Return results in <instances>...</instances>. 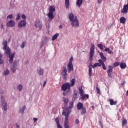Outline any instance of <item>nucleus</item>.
<instances>
[{
	"label": "nucleus",
	"mask_w": 128,
	"mask_h": 128,
	"mask_svg": "<svg viewBox=\"0 0 128 128\" xmlns=\"http://www.w3.org/2000/svg\"><path fill=\"white\" fill-rule=\"evenodd\" d=\"M17 128H18V126L16 125Z\"/></svg>",
	"instance_id": "obj_63"
},
{
	"label": "nucleus",
	"mask_w": 128,
	"mask_h": 128,
	"mask_svg": "<svg viewBox=\"0 0 128 128\" xmlns=\"http://www.w3.org/2000/svg\"><path fill=\"white\" fill-rule=\"evenodd\" d=\"M104 51L105 52H108V54H114V52L110 50V48H108L106 47L105 46H104Z\"/></svg>",
	"instance_id": "obj_23"
},
{
	"label": "nucleus",
	"mask_w": 128,
	"mask_h": 128,
	"mask_svg": "<svg viewBox=\"0 0 128 128\" xmlns=\"http://www.w3.org/2000/svg\"><path fill=\"white\" fill-rule=\"evenodd\" d=\"M1 100V108L3 110H4V112H6L8 110V104H6V99L4 98V96H1L0 97Z\"/></svg>",
	"instance_id": "obj_4"
},
{
	"label": "nucleus",
	"mask_w": 128,
	"mask_h": 128,
	"mask_svg": "<svg viewBox=\"0 0 128 128\" xmlns=\"http://www.w3.org/2000/svg\"><path fill=\"white\" fill-rule=\"evenodd\" d=\"M6 26L7 28H14L16 26V22L12 20H10L6 23Z\"/></svg>",
	"instance_id": "obj_9"
},
{
	"label": "nucleus",
	"mask_w": 128,
	"mask_h": 128,
	"mask_svg": "<svg viewBox=\"0 0 128 128\" xmlns=\"http://www.w3.org/2000/svg\"><path fill=\"white\" fill-rule=\"evenodd\" d=\"M109 102H110V106H114L118 104V102L116 101H114L112 99H110L109 100Z\"/></svg>",
	"instance_id": "obj_25"
},
{
	"label": "nucleus",
	"mask_w": 128,
	"mask_h": 128,
	"mask_svg": "<svg viewBox=\"0 0 128 128\" xmlns=\"http://www.w3.org/2000/svg\"><path fill=\"white\" fill-rule=\"evenodd\" d=\"M108 70L107 71V72H112V66H108Z\"/></svg>",
	"instance_id": "obj_37"
},
{
	"label": "nucleus",
	"mask_w": 128,
	"mask_h": 128,
	"mask_svg": "<svg viewBox=\"0 0 128 128\" xmlns=\"http://www.w3.org/2000/svg\"><path fill=\"white\" fill-rule=\"evenodd\" d=\"M48 37H45L44 40L42 41V44H46L48 42Z\"/></svg>",
	"instance_id": "obj_39"
},
{
	"label": "nucleus",
	"mask_w": 128,
	"mask_h": 128,
	"mask_svg": "<svg viewBox=\"0 0 128 128\" xmlns=\"http://www.w3.org/2000/svg\"><path fill=\"white\" fill-rule=\"evenodd\" d=\"M82 2H84V0H77L76 4L78 8H80V6L82 4Z\"/></svg>",
	"instance_id": "obj_22"
},
{
	"label": "nucleus",
	"mask_w": 128,
	"mask_h": 128,
	"mask_svg": "<svg viewBox=\"0 0 128 128\" xmlns=\"http://www.w3.org/2000/svg\"><path fill=\"white\" fill-rule=\"evenodd\" d=\"M68 18L71 22V26L73 28L76 26V28H78L80 26V23L78 22V16L74 15V13L70 12L68 15Z\"/></svg>",
	"instance_id": "obj_2"
},
{
	"label": "nucleus",
	"mask_w": 128,
	"mask_h": 128,
	"mask_svg": "<svg viewBox=\"0 0 128 128\" xmlns=\"http://www.w3.org/2000/svg\"><path fill=\"white\" fill-rule=\"evenodd\" d=\"M40 48H42V45H41Z\"/></svg>",
	"instance_id": "obj_62"
},
{
	"label": "nucleus",
	"mask_w": 128,
	"mask_h": 128,
	"mask_svg": "<svg viewBox=\"0 0 128 128\" xmlns=\"http://www.w3.org/2000/svg\"><path fill=\"white\" fill-rule=\"evenodd\" d=\"M47 16L48 18V22H52V20H54V12H49L47 14Z\"/></svg>",
	"instance_id": "obj_11"
},
{
	"label": "nucleus",
	"mask_w": 128,
	"mask_h": 128,
	"mask_svg": "<svg viewBox=\"0 0 128 128\" xmlns=\"http://www.w3.org/2000/svg\"><path fill=\"white\" fill-rule=\"evenodd\" d=\"M63 76H62V78L64 80H66V76H68V74H62Z\"/></svg>",
	"instance_id": "obj_49"
},
{
	"label": "nucleus",
	"mask_w": 128,
	"mask_h": 128,
	"mask_svg": "<svg viewBox=\"0 0 128 128\" xmlns=\"http://www.w3.org/2000/svg\"><path fill=\"white\" fill-rule=\"evenodd\" d=\"M12 14H10L7 16V20H12Z\"/></svg>",
	"instance_id": "obj_44"
},
{
	"label": "nucleus",
	"mask_w": 128,
	"mask_h": 128,
	"mask_svg": "<svg viewBox=\"0 0 128 128\" xmlns=\"http://www.w3.org/2000/svg\"><path fill=\"white\" fill-rule=\"evenodd\" d=\"M128 11V4L124 6L123 8L121 10L122 14H126Z\"/></svg>",
	"instance_id": "obj_13"
},
{
	"label": "nucleus",
	"mask_w": 128,
	"mask_h": 128,
	"mask_svg": "<svg viewBox=\"0 0 128 128\" xmlns=\"http://www.w3.org/2000/svg\"><path fill=\"white\" fill-rule=\"evenodd\" d=\"M74 108V101H72L70 104L69 106L66 109L64 110L63 112H64V110H69V112H70V110L72 108Z\"/></svg>",
	"instance_id": "obj_14"
},
{
	"label": "nucleus",
	"mask_w": 128,
	"mask_h": 128,
	"mask_svg": "<svg viewBox=\"0 0 128 128\" xmlns=\"http://www.w3.org/2000/svg\"><path fill=\"white\" fill-rule=\"evenodd\" d=\"M78 90L80 92V94L81 96L80 100H84V98H88L90 96L88 94H84V90H82V87L80 86L78 88Z\"/></svg>",
	"instance_id": "obj_5"
},
{
	"label": "nucleus",
	"mask_w": 128,
	"mask_h": 128,
	"mask_svg": "<svg viewBox=\"0 0 128 128\" xmlns=\"http://www.w3.org/2000/svg\"><path fill=\"white\" fill-rule=\"evenodd\" d=\"M36 72L39 76H44V70L40 67L37 68Z\"/></svg>",
	"instance_id": "obj_10"
},
{
	"label": "nucleus",
	"mask_w": 128,
	"mask_h": 128,
	"mask_svg": "<svg viewBox=\"0 0 128 128\" xmlns=\"http://www.w3.org/2000/svg\"><path fill=\"white\" fill-rule=\"evenodd\" d=\"M126 19L124 17H120V24H126Z\"/></svg>",
	"instance_id": "obj_21"
},
{
	"label": "nucleus",
	"mask_w": 128,
	"mask_h": 128,
	"mask_svg": "<svg viewBox=\"0 0 128 128\" xmlns=\"http://www.w3.org/2000/svg\"><path fill=\"white\" fill-rule=\"evenodd\" d=\"M68 72V70L66 69V67L64 66L63 68V70L62 71V74H67L66 72Z\"/></svg>",
	"instance_id": "obj_34"
},
{
	"label": "nucleus",
	"mask_w": 128,
	"mask_h": 128,
	"mask_svg": "<svg viewBox=\"0 0 128 128\" xmlns=\"http://www.w3.org/2000/svg\"><path fill=\"white\" fill-rule=\"evenodd\" d=\"M70 114V112L68 110H64L62 114L65 116V120L64 121V128H70V126H68V115Z\"/></svg>",
	"instance_id": "obj_3"
},
{
	"label": "nucleus",
	"mask_w": 128,
	"mask_h": 128,
	"mask_svg": "<svg viewBox=\"0 0 128 128\" xmlns=\"http://www.w3.org/2000/svg\"><path fill=\"white\" fill-rule=\"evenodd\" d=\"M26 110V106H23L22 108H20L19 110L20 114H24Z\"/></svg>",
	"instance_id": "obj_30"
},
{
	"label": "nucleus",
	"mask_w": 128,
	"mask_h": 128,
	"mask_svg": "<svg viewBox=\"0 0 128 128\" xmlns=\"http://www.w3.org/2000/svg\"><path fill=\"white\" fill-rule=\"evenodd\" d=\"M126 96H128V90L126 92Z\"/></svg>",
	"instance_id": "obj_60"
},
{
	"label": "nucleus",
	"mask_w": 128,
	"mask_h": 128,
	"mask_svg": "<svg viewBox=\"0 0 128 128\" xmlns=\"http://www.w3.org/2000/svg\"><path fill=\"white\" fill-rule=\"evenodd\" d=\"M33 120H34V122H36V120H38V118H33Z\"/></svg>",
	"instance_id": "obj_56"
},
{
	"label": "nucleus",
	"mask_w": 128,
	"mask_h": 128,
	"mask_svg": "<svg viewBox=\"0 0 128 128\" xmlns=\"http://www.w3.org/2000/svg\"><path fill=\"white\" fill-rule=\"evenodd\" d=\"M1 28H4V25L2 24H1Z\"/></svg>",
	"instance_id": "obj_61"
},
{
	"label": "nucleus",
	"mask_w": 128,
	"mask_h": 128,
	"mask_svg": "<svg viewBox=\"0 0 128 128\" xmlns=\"http://www.w3.org/2000/svg\"><path fill=\"white\" fill-rule=\"evenodd\" d=\"M35 26L36 28H39L40 30H42V22L40 20H36L35 23Z\"/></svg>",
	"instance_id": "obj_12"
},
{
	"label": "nucleus",
	"mask_w": 128,
	"mask_h": 128,
	"mask_svg": "<svg viewBox=\"0 0 128 128\" xmlns=\"http://www.w3.org/2000/svg\"><path fill=\"white\" fill-rule=\"evenodd\" d=\"M26 26V20H22L20 21L18 24V27L20 28H24Z\"/></svg>",
	"instance_id": "obj_8"
},
{
	"label": "nucleus",
	"mask_w": 128,
	"mask_h": 128,
	"mask_svg": "<svg viewBox=\"0 0 128 128\" xmlns=\"http://www.w3.org/2000/svg\"><path fill=\"white\" fill-rule=\"evenodd\" d=\"M94 44H92L90 48V62H92V58L94 54Z\"/></svg>",
	"instance_id": "obj_7"
},
{
	"label": "nucleus",
	"mask_w": 128,
	"mask_h": 128,
	"mask_svg": "<svg viewBox=\"0 0 128 128\" xmlns=\"http://www.w3.org/2000/svg\"><path fill=\"white\" fill-rule=\"evenodd\" d=\"M84 108V104H82V102H79L77 104V110H82Z\"/></svg>",
	"instance_id": "obj_18"
},
{
	"label": "nucleus",
	"mask_w": 128,
	"mask_h": 128,
	"mask_svg": "<svg viewBox=\"0 0 128 128\" xmlns=\"http://www.w3.org/2000/svg\"><path fill=\"white\" fill-rule=\"evenodd\" d=\"M61 90L63 92H66L67 90L68 92H70V84L69 82H66L63 84L62 86Z\"/></svg>",
	"instance_id": "obj_6"
},
{
	"label": "nucleus",
	"mask_w": 128,
	"mask_h": 128,
	"mask_svg": "<svg viewBox=\"0 0 128 128\" xmlns=\"http://www.w3.org/2000/svg\"><path fill=\"white\" fill-rule=\"evenodd\" d=\"M54 10H56V8H54V7H52V6H50V10H49V12H54Z\"/></svg>",
	"instance_id": "obj_36"
},
{
	"label": "nucleus",
	"mask_w": 128,
	"mask_h": 128,
	"mask_svg": "<svg viewBox=\"0 0 128 128\" xmlns=\"http://www.w3.org/2000/svg\"><path fill=\"white\" fill-rule=\"evenodd\" d=\"M102 0H98V4H102Z\"/></svg>",
	"instance_id": "obj_55"
},
{
	"label": "nucleus",
	"mask_w": 128,
	"mask_h": 128,
	"mask_svg": "<svg viewBox=\"0 0 128 128\" xmlns=\"http://www.w3.org/2000/svg\"><path fill=\"white\" fill-rule=\"evenodd\" d=\"M20 14H17V18H16V20H20Z\"/></svg>",
	"instance_id": "obj_47"
},
{
	"label": "nucleus",
	"mask_w": 128,
	"mask_h": 128,
	"mask_svg": "<svg viewBox=\"0 0 128 128\" xmlns=\"http://www.w3.org/2000/svg\"><path fill=\"white\" fill-rule=\"evenodd\" d=\"M65 6L68 10L70 8V0H65Z\"/></svg>",
	"instance_id": "obj_24"
},
{
	"label": "nucleus",
	"mask_w": 128,
	"mask_h": 128,
	"mask_svg": "<svg viewBox=\"0 0 128 128\" xmlns=\"http://www.w3.org/2000/svg\"><path fill=\"white\" fill-rule=\"evenodd\" d=\"M100 56L102 58L101 60H102L103 62L106 60V57H105L104 56V53H102V52H100Z\"/></svg>",
	"instance_id": "obj_20"
},
{
	"label": "nucleus",
	"mask_w": 128,
	"mask_h": 128,
	"mask_svg": "<svg viewBox=\"0 0 128 128\" xmlns=\"http://www.w3.org/2000/svg\"><path fill=\"white\" fill-rule=\"evenodd\" d=\"M3 62L2 60V54H0V64H2Z\"/></svg>",
	"instance_id": "obj_50"
},
{
	"label": "nucleus",
	"mask_w": 128,
	"mask_h": 128,
	"mask_svg": "<svg viewBox=\"0 0 128 128\" xmlns=\"http://www.w3.org/2000/svg\"><path fill=\"white\" fill-rule=\"evenodd\" d=\"M81 110H82V112H81V114H86V108H82Z\"/></svg>",
	"instance_id": "obj_35"
},
{
	"label": "nucleus",
	"mask_w": 128,
	"mask_h": 128,
	"mask_svg": "<svg viewBox=\"0 0 128 128\" xmlns=\"http://www.w3.org/2000/svg\"><path fill=\"white\" fill-rule=\"evenodd\" d=\"M108 73V78H112V73H110V72H107Z\"/></svg>",
	"instance_id": "obj_52"
},
{
	"label": "nucleus",
	"mask_w": 128,
	"mask_h": 128,
	"mask_svg": "<svg viewBox=\"0 0 128 128\" xmlns=\"http://www.w3.org/2000/svg\"><path fill=\"white\" fill-rule=\"evenodd\" d=\"M3 74L4 76H8V74H10V70L6 69L4 71Z\"/></svg>",
	"instance_id": "obj_32"
},
{
	"label": "nucleus",
	"mask_w": 128,
	"mask_h": 128,
	"mask_svg": "<svg viewBox=\"0 0 128 128\" xmlns=\"http://www.w3.org/2000/svg\"><path fill=\"white\" fill-rule=\"evenodd\" d=\"M12 72H16V62H14L12 66Z\"/></svg>",
	"instance_id": "obj_17"
},
{
	"label": "nucleus",
	"mask_w": 128,
	"mask_h": 128,
	"mask_svg": "<svg viewBox=\"0 0 128 128\" xmlns=\"http://www.w3.org/2000/svg\"><path fill=\"white\" fill-rule=\"evenodd\" d=\"M89 70H88V72H89V75H90V76H92V67L90 66H89Z\"/></svg>",
	"instance_id": "obj_40"
},
{
	"label": "nucleus",
	"mask_w": 128,
	"mask_h": 128,
	"mask_svg": "<svg viewBox=\"0 0 128 128\" xmlns=\"http://www.w3.org/2000/svg\"><path fill=\"white\" fill-rule=\"evenodd\" d=\"M60 28H62V25L59 26Z\"/></svg>",
	"instance_id": "obj_59"
},
{
	"label": "nucleus",
	"mask_w": 128,
	"mask_h": 128,
	"mask_svg": "<svg viewBox=\"0 0 128 128\" xmlns=\"http://www.w3.org/2000/svg\"><path fill=\"white\" fill-rule=\"evenodd\" d=\"M98 48H100V50H104V45H102V44H98Z\"/></svg>",
	"instance_id": "obj_41"
},
{
	"label": "nucleus",
	"mask_w": 128,
	"mask_h": 128,
	"mask_svg": "<svg viewBox=\"0 0 128 128\" xmlns=\"http://www.w3.org/2000/svg\"><path fill=\"white\" fill-rule=\"evenodd\" d=\"M98 62H100L101 64V66H102V68L104 70H106V64H104V61H102V59H99L98 60Z\"/></svg>",
	"instance_id": "obj_16"
},
{
	"label": "nucleus",
	"mask_w": 128,
	"mask_h": 128,
	"mask_svg": "<svg viewBox=\"0 0 128 128\" xmlns=\"http://www.w3.org/2000/svg\"><path fill=\"white\" fill-rule=\"evenodd\" d=\"M58 36H60V34L58 33H56L55 34H54L52 38V40H56V38L58 37Z\"/></svg>",
	"instance_id": "obj_31"
},
{
	"label": "nucleus",
	"mask_w": 128,
	"mask_h": 128,
	"mask_svg": "<svg viewBox=\"0 0 128 128\" xmlns=\"http://www.w3.org/2000/svg\"><path fill=\"white\" fill-rule=\"evenodd\" d=\"M55 122L56 124H60V120H58V118H56V120H55Z\"/></svg>",
	"instance_id": "obj_46"
},
{
	"label": "nucleus",
	"mask_w": 128,
	"mask_h": 128,
	"mask_svg": "<svg viewBox=\"0 0 128 128\" xmlns=\"http://www.w3.org/2000/svg\"><path fill=\"white\" fill-rule=\"evenodd\" d=\"M120 64V62H116L113 64V66L114 68H116V66H118Z\"/></svg>",
	"instance_id": "obj_38"
},
{
	"label": "nucleus",
	"mask_w": 128,
	"mask_h": 128,
	"mask_svg": "<svg viewBox=\"0 0 128 128\" xmlns=\"http://www.w3.org/2000/svg\"><path fill=\"white\" fill-rule=\"evenodd\" d=\"M72 60H74V58L71 57L69 60V64H72Z\"/></svg>",
	"instance_id": "obj_42"
},
{
	"label": "nucleus",
	"mask_w": 128,
	"mask_h": 128,
	"mask_svg": "<svg viewBox=\"0 0 128 128\" xmlns=\"http://www.w3.org/2000/svg\"><path fill=\"white\" fill-rule=\"evenodd\" d=\"M24 46H26V42H23L22 46H20L21 48H24Z\"/></svg>",
	"instance_id": "obj_43"
},
{
	"label": "nucleus",
	"mask_w": 128,
	"mask_h": 128,
	"mask_svg": "<svg viewBox=\"0 0 128 128\" xmlns=\"http://www.w3.org/2000/svg\"><path fill=\"white\" fill-rule=\"evenodd\" d=\"M75 123L76 124H80V121H78V120L76 119V120Z\"/></svg>",
	"instance_id": "obj_53"
},
{
	"label": "nucleus",
	"mask_w": 128,
	"mask_h": 128,
	"mask_svg": "<svg viewBox=\"0 0 128 128\" xmlns=\"http://www.w3.org/2000/svg\"><path fill=\"white\" fill-rule=\"evenodd\" d=\"M76 96H78V94L76 92L74 93L73 96V100H76Z\"/></svg>",
	"instance_id": "obj_45"
},
{
	"label": "nucleus",
	"mask_w": 128,
	"mask_h": 128,
	"mask_svg": "<svg viewBox=\"0 0 128 128\" xmlns=\"http://www.w3.org/2000/svg\"><path fill=\"white\" fill-rule=\"evenodd\" d=\"M120 67L122 70H124L126 68V63H120Z\"/></svg>",
	"instance_id": "obj_29"
},
{
	"label": "nucleus",
	"mask_w": 128,
	"mask_h": 128,
	"mask_svg": "<svg viewBox=\"0 0 128 128\" xmlns=\"http://www.w3.org/2000/svg\"><path fill=\"white\" fill-rule=\"evenodd\" d=\"M2 45L4 46L3 50L5 51L6 54L7 56L10 58L9 62L10 64H12V62H14V56L16 55V52H13L10 55V48L8 46V41H5L3 42Z\"/></svg>",
	"instance_id": "obj_1"
},
{
	"label": "nucleus",
	"mask_w": 128,
	"mask_h": 128,
	"mask_svg": "<svg viewBox=\"0 0 128 128\" xmlns=\"http://www.w3.org/2000/svg\"><path fill=\"white\" fill-rule=\"evenodd\" d=\"M68 72H74V66L72 64H68Z\"/></svg>",
	"instance_id": "obj_15"
},
{
	"label": "nucleus",
	"mask_w": 128,
	"mask_h": 128,
	"mask_svg": "<svg viewBox=\"0 0 128 128\" xmlns=\"http://www.w3.org/2000/svg\"><path fill=\"white\" fill-rule=\"evenodd\" d=\"M70 82V86H74V84H76V79L75 78L72 79Z\"/></svg>",
	"instance_id": "obj_26"
},
{
	"label": "nucleus",
	"mask_w": 128,
	"mask_h": 128,
	"mask_svg": "<svg viewBox=\"0 0 128 128\" xmlns=\"http://www.w3.org/2000/svg\"><path fill=\"white\" fill-rule=\"evenodd\" d=\"M22 20H26V15H24V14H22Z\"/></svg>",
	"instance_id": "obj_51"
},
{
	"label": "nucleus",
	"mask_w": 128,
	"mask_h": 128,
	"mask_svg": "<svg viewBox=\"0 0 128 128\" xmlns=\"http://www.w3.org/2000/svg\"><path fill=\"white\" fill-rule=\"evenodd\" d=\"M96 90H97V94H100V88H98V87H96Z\"/></svg>",
	"instance_id": "obj_48"
},
{
	"label": "nucleus",
	"mask_w": 128,
	"mask_h": 128,
	"mask_svg": "<svg viewBox=\"0 0 128 128\" xmlns=\"http://www.w3.org/2000/svg\"><path fill=\"white\" fill-rule=\"evenodd\" d=\"M57 127L58 128H62V126H60V124H58L57 125Z\"/></svg>",
	"instance_id": "obj_54"
},
{
	"label": "nucleus",
	"mask_w": 128,
	"mask_h": 128,
	"mask_svg": "<svg viewBox=\"0 0 128 128\" xmlns=\"http://www.w3.org/2000/svg\"><path fill=\"white\" fill-rule=\"evenodd\" d=\"M17 90L19 92H22V85L20 84L18 85V86H17Z\"/></svg>",
	"instance_id": "obj_33"
},
{
	"label": "nucleus",
	"mask_w": 128,
	"mask_h": 128,
	"mask_svg": "<svg viewBox=\"0 0 128 128\" xmlns=\"http://www.w3.org/2000/svg\"><path fill=\"white\" fill-rule=\"evenodd\" d=\"M62 94H63V96H66V92H63Z\"/></svg>",
	"instance_id": "obj_58"
},
{
	"label": "nucleus",
	"mask_w": 128,
	"mask_h": 128,
	"mask_svg": "<svg viewBox=\"0 0 128 128\" xmlns=\"http://www.w3.org/2000/svg\"><path fill=\"white\" fill-rule=\"evenodd\" d=\"M62 101L64 102V106L66 107V106H68V102H69L68 98L63 97Z\"/></svg>",
	"instance_id": "obj_19"
},
{
	"label": "nucleus",
	"mask_w": 128,
	"mask_h": 128,
	"mask_svg": "<svg viewBox=\"0 0 128 128\" xmlns=\"http://www.w3.org/2000/svg\"><path fill=\"white\" fill-rule=\"evenodd\" d=\"M96 66H102V64L100 62L95 63L94 65H92V68H96Z\"/></svg>",
	"instance_id": "obj_28"
},
{
	"label": "nucleus",
	"mask_w": 128,
	"mask_h": 128,
	"mask_svg": "<svg viewBox=\"0 0 128 128\" xmlns=\"http://www.w3.org/2000/svg\"><path fill=\"white\" fill-rule=\"evenodd\" d=\"M122 126H124L128 122V120H126V119L124 118H122Z\"/></svg>",
	"instance_id": "obj_27"
},
{
	"label": "nucleus",
	"mask_w": 128,
	"mask_h": 128,
	"mask_svg": "<svg viewBox=\"0 0 128 128\" xmlns=\"http://www.w3.org/2000/svg\"><path fill=\"white\" fill-rule=\"evenodd\" d=\"M46 81H45L43 84V87L44 86H46Z\"/></svg>",
	"instance_id": "obj_57"
}]
</instances>
